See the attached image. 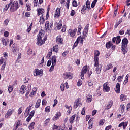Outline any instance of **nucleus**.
<instances>
[{
  "label": "nucleus",
  "mask_w": 130,
  "mask_h": 130,
  "mask_svg": "<svg viewBox=\"0 0 130 130\" xmlns=\"http://www.w3.org/2000/svg\"><path fill=\"white\" fill-rule=\"evenodd\" d=\"M10 11L11 12H15L19 9V3L18 1L15 0H10Z\"/></svg>",
  "instance_id": "f257e3e1"
},
{
  "label": "nucleus",
  "mask_w": 130,
  "mask_h": 130,
  "mask_svg": "<svg viewBox=\"0 0 130 130\" xmlns=\"http://www.w3.org/2000/svg\"><path fill=\"white\" fill-rule=\"evenodd\" d=\"M44 37V34L40 31L37 35V44L38 45L41 46L45 42V38H44V40H42V38Z\"/></svg>",
  "instance_id": "f03ea898"
},
{
  "label": "nucleus",
  "mask_w": 130,
  "mask_h": 130,
  "mask_svg": "<svg viewBox=\"0 0 130 130\" xmlns=\"http://www.w3.org/2000/svg\"><path fill=\"white\" fill-rule=\"evenodd\" d=\"M51 60H52V63L49 70V72H52V71L54 70V67L55 66V64H56V56H52Z\"/></svg>",
  "instance_id": "7ed1b4c3"
},
{
  "label": "nucleus",
  "mask_w": 130,
  "mask_h": 130,
  "mask_svg": "<svg viewBox=\"0 0 130 130\" xmlns=\"http://www.w3.org/2000/svg\"><path fill=\"white\" fill-rule=\"evenodd\" d=\"M43 74V70L42 69L39 70L37 69L34 71V76L37 77V76H42Z\"/></svg>",
  "instance_id": "20e7f679"
},
{
  "label": "nucleus",
  "mask_w": 130,
  "mask_h": 130,
  "mask_svg": "<svg viewBox=\"0 0 130 130\" xmlns=\"http://www.w3.org/2000/svg\"><path fill=\"white\" fill-rule=\"evenodd\" d=\"M88 71V66H85L83 67L81 72V80H84V74H86Z\"/></svg>",
  "instance_id": "39448f33"
},
{
  "label": "nucleus",
  "mask_w": 130,
  "mask_h": 130,
  "mask_svg": "<svg viewBox=\"0 0 130 130\" xmlns=\"http://www.w3.org/2000/svg\"><path fill=\"white\" fill-rule=\"evenodd\" d=\"M78 106H79V107L82 106V103L81 102V99L80 98L77 99L75 101L74 105V108H77Z\"/></svg>",
  "instance_id": "423d86ee"
},
{
  "label": "nucleus",
  "mask_w": 130,
  "mask_h": 130,
  "mask_svg": "<svg viewBox=\"0 0 130 130\" xmlns=\"http://www.w3.org/2000/svg\"><path fill=\"white\" fill-rule=\"evenodd\" d=\"M19 48L17 47V45L15 44H14L12 45L11 47V51L13 52V53H18L19 52Z\"/></svg>",
  "instance_id": "0eeeda50"
},
{
  "label": "nucleus",
  "mask_w": 130,
  "mask_h": 130,
  "mask_svg": "<svg viewBox=\"0 0 130 130\" xmlns=\"http://www.w3.org/2000/svg\"><path fill=\"white\" fill-rule=\"evenodd\" d=\"M64 79H72L73 78V74L70 72H67L63 74Z\"/></svg>",
  "instance_id": "6e6552de"
},
{
  "label": "nucleus",
  "mask_w": 130,
  "mask_h": 130,
  "mask_svg": "<svg viewBox=\"0 0 130 130\" xmlns=\"http://www.w3.org/2000/svg\"><path fill=\"white\" fill-rule=\"evenodd\" d=\"M13 113H14V109H10L7 111L6 114H5V117L6 118H9V117H10V116H11Z\"/></svg>",
  "instance_id": "1a4fd4ad"
},
{
  "label": "nucleus",
  "mask_w": 130,
  "mask_h": 130,
  "mask_svg": "<svg viewBox=\"0 0 130 130\" xmlns=\"http://www.w3.org/2000/svg\"><path fill=\"white\" fill-rule=\"evenodd\" d=\"M60 16V8H57V9L55 11L54 13V17L55 18H59Z\"/></svg>",
  "instance_id": "9d476101"
},
{
  "label": "nucleus",
  "mask_w": 130,
  "mask_h": 130,
  "mask_svg": "<svg viewBox=\"0 0 130 130\" xmlns=\"http://www.w3.org/2000/svg\"><path fill=\"white\" fill-rule=\"evenodd\" d=\"M69 33L70 34L71 37H75L76 34L77 33V29H69Z\"/></svg>",
  "instance_id": "9b49d317"
},
{
  "label": "nucleus",
  "mask_w": 130,
  "mask_h": 130,
  "mask_svg": "<svg viewBox=\"0 0 130 130\" xmlns=\"http://www.w3.org/2000/svg\"><path fill=\"white\" fill-rule=\"evenodd\" d=\"M103 89L105 92H109L110 91V87L108 86L107 83H105L103 85Z\"/></svg>",
  "instance_id": "f8f14e48"
},
{
  "label": "nucleus",
  "mask_w": 130,
  "mask_h": 130,
  "mask_svg": "<svg viewBox=\"0 0 130 130\" xmlns=\"http://www.w3.org/2000/svg\"><path fill=\"white\" fill-rule=\"evenodd\" d=\"M62 41H63V39L61 38V36H58L56 37V42H57L58 44H62Z\"/></svg>",
  "instance_id": "ddd939ff"
},
{
  "label": "nucleus",
  "mask_w": 130,
  "mask_h": 130,
  "mask_svg": "<svg viewBox=\"0 0 130 130\" xmlns=\"http://www.w3.org/2000/svg\"><path fill=\"white\" fill-rule=\"evenodd\" d=\"M127 124H128V122H123L119 124V127H121V126H123V128L124 129H125L126 128V126H127Z\"/></svg>",
  "instance_id": "4468645a"
},
{
  "label": "nucleus",
  "mask_w": 130,
  "mask_h": 130,
  "mask_svg": "<svg viewBox=\"0 0 130 130\" xmlns=\"http://www.w3.org/2000/svg\"><path fill=\"white\" fill-rule=\"evenodd\" d=\"M113 104V102L112 101H110L108 104L107 105L106 107L105 108V110H108V109H110L111 107Z\"/></svg>",
  "instance_id": "2eb2a0df"
},
{
  "label": "nucleus",
  "mask_w": 130,
  "mask_h": 130,
  "mask_svg": "<svg viewBox=\"0 0 130 130\" xmlns=\"http://www.w3.org/2000/svg\"><path fill=\"white\" fill-rule=\"evenodd\" d=\"M113 68V66H112V64L109 63L108 65L105 66L104 71L105 72L106 71H108V70H111Z\"/></svg>",
  "instance_id": "dca6fc26"
},
{
  "label": "nucleus",
  "mask_w": 130,
  "mask_h": 130,
  "mask_svg": "<svg viewBox=\"0 0 130 130\" xmlns=\"http://www.w3.org/2000/svg\"><path fill=\"white\" fill-rule=\"evenodd\" d=\"M37 16H40V15H42L44 13V9L43 8H39L37 9Z\"/></svg>",
  "instance_id": "f3484780"
},
{
  "label": "nucleus",
  "mask_w": 130,
  "mask_h": 130,
  "mask_svg": "<svg viewBox=\"0 0 130 130\" xmlns=\"http://www.w3.org/2000/svg\"><path fill=\"white\" fill-rule=\"evenodd\" d=\"M122 52H123V54L127 53V45H122Z\"/></svg>",
  "instance_id": "a211bd4d"
},
{
  "label": "nucleus",
  "mask_w": 130,
  "mask_h": 130,
  "mask_svg": "<svg viewBox=\"0 0 130 130\" xmlns=\"http://www.w3.org/2000/svg\"><path fill=\"white\" fill-rule=\"evenodd\" d=\"M115 91L118 94L120 93V84L119 83H117L116 86V88H115Z\"/></svg>",
  "instance_id": "6ab92c4d"
},
{
  "label": "nucleus",
  "mask_w": 130,
  "mask_h": 130,
  "mask_svg": "<svg viewBox=\"0 0 130 130\" xmlns=\"http://www.w3.org/2000/svg\"><path fill=\"white\" fill-rule=\"evenodd\" d=\"M21 125H22V123L21 122V121H18L16 124L14 125V130L17 129V128H18L19 126H21Z\"/></svg>",
  "instance_id": "aec40b11"
},
{
  "label": "nucleus",
  "mask_w": 130,
  "mask_h": 130,
  "mask_svg": "<svg viewBox=\"0 0 130 130\" xmlns=\"http://www.w3.org/2000/svg\"><path fill=\"white\" fill-rule=\"evenodd\" d=\"M100 55V52H99V51L96 50L94 51V59H99V58L98 57Z\"/></svg>",
  "instance_id": "412c9836"
},
{
  "label": "nucleus",
  "mask_w": 130,
  "mask_h": 130,
  "mask_svg": "<svg viewBox=\"0 0 130 130\" xmlns=\"http://www.w3.org/2000/svg\"><path fill=\"white\" fill-rule=\"evenodd\" d=\"M128 44V40L127 38H125L122 40V45H127Z\"/></svg>",
  "instance_id": "4be33fe9"
},
{
  "label": "nucleus",
  "mask_w": 130,
  "mask_h": 130,
  "mask_svg": "<svg viewBox=\"0 0 130 130\" xmlns=\"http://www.w3.org/2000/svg\"><path fill=\"white\" fill-rule=\"evenodd\" d=\"M32 6V4L31 3H27L26 5V7L27 8V11L29 12V11H31L32 8L31 7Z\"/></svg>",
  "instance_id": "5701e85b"
},
{
  "label": "nucleus",
  "mask_w": 130,
  "mask_h": 130,
  "mask_svg": "<svg viewBox=\"0 0 130 130\" xmlns=\"http://www.w3.org/2000/svg\"><path fill=\"white\" fill-rule=\"evenodd\" d=\"M2 42H3V45H5V46H6V45H8V44H9V39H3Z\"/></svg>",
  "instance_id": "b1692460"
},
{
  "label": "nucleus",
  "mask_w": 130,
  "mask_h": 130,
  "mask_svg": "<svg viewBox=\"0 0 130 130\" xmlns=\"http://www.w3.org/2000/svg\"><path fill=\"white\" fill-rule=\"evenodd\" d=\"M25 90H26V86H25V85H22L20 89L21 94H24L25 93Z\"/></svg>",
  "instance_id": "393cba45"
},
{
  "label": "nucleus",
  "mask_w": 130,
  "mask_h": 130,
  "mask_svg": "<svg viewBox=\"0 0 130 130\" xmlns=\"http://www.w3.org/2000/svg\"><path fill=\"white\" fill-rule=\"evenodd\" d=\"M112 46V43H111V41H109L106 44V47L107 48V49H109L110 47Z\"/></svg>",
  "instance_id": "a878e982"
},
{
  "label": "nucleus",
  "mask_w": 130,
  "mask_h": 130,
  "mask_svg": "<svg viewBox=\"0 0 130 130\" xmlns=\"http://www.w3.org/2000/svg\"><path fill=\"white\" fill-rule=\"evenodd\" d=\"M4 63V64H7V63H6V59L1 57L0 58V66L3 64Z\"/></svg>",
  "instance_id": "bb28decb"
},
{
  "label": "nucleus",
  "mask_w": 130,
  "mask_h": 130,
  "mask_svg": "<svg viewBox=\"0 0 130 130\" xmlns=\"http://www.w3.org/2000/svg\"><path fill=\"white\" fill-rule=\"evenodd\" d=\"M41 102V100L40 99H39L37 100V103L36 104V106H35L36 108H38V107H39V106H40Z\"/></svg>",
  "instance_id": "cd10ccee"
},
{
  "label": "nucleus",
  "mask_w": 130,
  "mask_h": 130,
  "mask_svg": "<svg viewBox=\"0 0 130 130\" xmlns=\"http://www.w3.org/2000/svg\"><path fill=\"white\" fill-rule=\"evenodd\" d=\"M65 107L66 108H67V109H69L67 111V112L69 114H70L71 113V111H72V107L71 106H68V105H65Z\"/></svg>",
  "instance_id": "c85d7f7f"
},
{
  "label": "nucleus",
  "mask_w": 130,
  "mask_h": 130,
  "mask_svg": "<svg viewBox=\"0 0 130 130\" xmlns=\"http://www.w3.org/2000/svg\"><path fill=\"white\" fill-rule=\"evenodd\" d=\"M36 91H37V88H36V87H34L32 89V91L31 92V93H30V97H32V96L35 95V94H36Z\"/></svg>",
  "instance_id": "c756f323"
},
{
  "label": "nucleus",
  "mask_w": 130,
  "mask_h": 130,
  "mask_svg": "<svg viewBox=\"0 0 130 130\" xmlns=\"http://www.w3.org/2000/svg\"><path fill=\"white\" fill-rule=\"evenodd\" d=\"M75 118H76V115H73L70 118V123H74V120H75Z\"/></svg>",
  "instance_id": "7c9ffc66"
},
{
  "label": "nucleus",
  "mask_w": 130,
  "mask_h": 130,
  "mask_svg": "<svg viewBox=\"0 0 130 130\" xmlns=\"http://www.w3.org/2000/svg\"><path fill=\"white\" fill-rule=\"evenodd\" d=\"M92 100H93V96H92V95H89L87 96L86 99L87 102L90 103L91 102V101H92Z\"/></svg>",
  "instance_id": "2f4dec72"
},
{
  "label": "nucleus",
  "mask_w": 130,
  "mask_h": 130,
  "mask_svg": "<svg viewBox=\"0 0 130 130\" xmlns=\"http://www.w3.org/2000/svg\"><path fill=\"white\" fill-rule=\"evenodd\" d=\"M83 39L81 37H78L76 41L78 43L79 42L80 43H81V44H83Z\"/></svg>",
  "instance_id": "473e14b6"
},
{
  "label": "nucleus",
  "mask_w": 130,
  "mask_h": 130,
  "mask_svg": "<svg viewBox=\"0 0 130 130\" xmlns=\"http://www.w3.org/2000/svg\"><path fill=\"white\" fill-rule=\"evenodd\" d=\"M53 50L55 52H56L57 53V52L58 51V45H55L53 47Z\"/></svg>",
  "instance_id": "72a5a7b5"
},
{
  "label": "nucleus",
  "mask_w": 130,
  "mask_h": 130,
  "mask_svg": "<svg viewBox=\"0 0 130 130\" xmlns=\"http://www.w3.org/2000/svg\"><path fill=\"white\" fill-rule=\"evenodd\" d=\"M49 121H50V118L46 119L44 121V125L45 126L48 125V123H49Z\"/></svg>",
  "instance_id": "f704fd0d"
},
{
  "label": "nucleus",
  "mask_w": 130,
  "mask_h": 130,
  "mask_svg": "<svg viewBox=\"0 0 130 130\" xmlns=\"http://www.w3.org/2000/svg\"><path fill=\"white\" fill-rule=\"evenodd\" d=\"M120 99L121 101H124L125 99H126V96H125V95L124 94H121L120 95Z\"/></svg>",
  "instance_id": "c9c22d12"
},
{
  "label": "nucleus",
  "mask_w": 130,
  "mask_h": 130,
  "mask_svg": "<svg viewBox=\"0 0 130 130\" xmlns=\"http://www.w3.org/2000/svg\"><path fill=\"white\" fill-rule=\"evenodd\" d=\"M35 125V122H32V123H31V124H30L29 126V128L30 130L33 129V128H34V125Z\"/></svg>",
  "instance_id": "e433bc0d"
},
{
  "label": "nucleus",
  "mask_w": 130,
  "mask_h": 130,
  "mask_svg": "<svg viewBox=\"0 0 130 130\" xmlns=\"http://www.w3.org/2000/svg\"><path fill=\"white\" fill-rule=\"evenodd\" d=\"M84 32L85 33H86V34H87L88 33V31H89V24H87L84 28Z\"/></svg>",
  "instance_id": "4c0bfd02"
},
{
  "label": "nucleus",
  "mask_w": 130,
  "mask_h": 130,
  "mask_svg": "<svg viewBox=\"0 0 130 130\" xmlns=\"http://www.w3.org/2000/svg\"><path fill=\"white\" fill-rule=\"evenodd\" d=\"M10 7H11V4H10V3L7 5H6L5 7L4 8V12H6V11H8Z\"/></svg>",
  "instance_id": "58836bf2"
},
{
  "label": "nucleus",
  "mask_w": 130,
  "mask_h": 130,
  "mask_svg": "<svg viewBox=\"0 0 130 130\" xmlns=\"http://www.w3.org/2000/svg\"><path fill=\"white\" fill-rule=\"evenodd\" d=\"M120 41H121V40L120 39V36H117L116 43L117 44H119V43H120Z\"/></svg>",
  "instance_id": "ea45409f"
},
{
  "label": "nucleus",
  "mask_w": 130,
  "mask_h": 130,
  "mask_svg": "<svg viewBox=\"0 0 130 130\" xmlns=\"http://www.w3.org/2000/svg\"><path fill=\"white\" fill-rule=\"evenodd\" d=\"M45 20L43 18V15L41 16V19L40 20V24H44Z\"/></svg>",
  "instance_id": "a19ab883"
},
{
  "label": "nucleus",
  "mask_w": 130,
  "mask_h": 130,
  "mask_svg": "<svg viewBox=\"0 0 130 130\" xmlns=\"http://www.w3.org/2000/svg\"><path fill=\"white\" fill-rule=\"evenodd\" d=\"M14 90V87H13V86L12 85H9L8 86V91L9 93L12 92V91Z\"/></svg>",
  "instance_id": "79ce46f5"
},
{
  "label": "nucleus",
  "mask_w": 130,
  "mask_h": 130,
  "mask_svg": "<svg viewBox=\"0 0 130 130\" xmlns=\"http://www.w3.org/2000/svg\"><path fill=\"white\" fill-rule=\"evenodd\" d=\"M98 2V0H94L91 4V8H94L96 5V3Z\"/></svg>",
  "instance_id": "37998d69"
},
{
  "label": "nucleus",
  "mask_w": 130,
  "mask_h": 130,
  "mask_svg": "<svg viewBox=\"0 0 130 130\" xmlns=\"http://www.w3.org/2000/svg\"><path fill=\"white\" fill-rule=\"evenodd\" d=\"M10 22V19H7L4 21V25L5 26H8V24H9V22Z\"/></svg>",
  "instance_id": "c03bdc74"
},
{
  "label": "nucleus",
  "mask_w": 130,
  "mask_h": 130,
  "mask_svg": "<svg viewBox=\"0 0 130 130\" xmlns=\"http://www.w3.org/2000/svg\"><path fill=\"white\" fill-rule=\"evenodd\" d=\"M98 60H99V59H94V67H98L99 66V62L98 61Z\"/></svg>",
  "instance_id": "a18cd8bd"
},
{
  "label": "nucleus",
  "mask_w": 130,
  "mask_h": 130,
  "mask_svg": "<svg viewBox=\"0 0 130 130\" xmlns=\"http://www.w3.org/2000/svg\"><path fill=\"white\" fill-rule=\"evenodd\" d=\"M45 27L46 29H48L49 28V21H46L45 24Z\"/></svg>",
  "instance_id": "49530a36"
},
{
  "label": "nucleus",
  "mask_w": 130,
  "mask_h": 130,
  "mask_svg": "<svg viewBox=\"0 0 130 130\" xmlns=\"http://www.w3.org/2000/svg\"><path fill=\"white\" fill-rule=\"evenodd\" d=\"M72 5L73 7H77L78 6V3H77V1L76 0H74L72 2Z\"/></svg>",
  "instance_id": "de8ad7c7"
},
{
  "label": "nucleus",
  "mask_w": 130,
  "mask_h": 130,
  "mask_svg": "<svg viewBox=\"0 0 130 130\" xmlns=\"http://www.w3.org/2000/svg\"><path fill=\"white\" fill-rule=\"evenodd\" d=\"M93 84H94V83L93 82V81H92L91 80H89L88 82V85L89 87H91V86H93Z\"/></svg>",
  "instance_id": "09e8293b"
},
{
  "label": "nucleus",
  "mask_w": 130,
  "mask_h": 130,
  "mask_svg": "<svg viewBox=\"0 0 130 130\" xmlns=\"http://www.w3.org/2000/svg\"><path fill=\"white\" fill-rule=\"evenodd\" d=\"M95 71L96 72V74H100L101 72V69L100 68H98L97 67L96 69H95Z\"/></svg>",
  "instance_id": "8fccbe9b"
},
{
  "label": "nucleus",
  "mask_w": 130,
  "mask_h": 130,
  "mask_svg": "<svg viewBox=\"0 0 130 130\" xmlns=\"http://www.w3.org/2000/svg\"><path fill=\"white\" fill-rule=\"evenodd\" d=\"M45 111L46 112H50V107L49 106L45 108Z\"/></svg>",
  "instance_id": "3c124183"
},
{
  "label": "nucleus",
  "mask_w": 130,
  "mask_h": 130,
  "mask_svg": "<svg viewBox=\"0 0 130 130\" xmlns=\"http://www.w3.org/2000/svg\"><path fill=\"white\" fill-rule=\"evenodd\" d=\"M34 113H35V111H34V110H33V111H32L30 113V114H29V116H30V117H33V116H34Z\"/></svg>",
  "instance_id": "603ef678"
},
{
  "label": "nucleus",
  "mask_w": 130,
  "mask_h": 130,
  "mask_svg": "<svg viewBox=\"0 0 130 130\" xmlns=\"http://www.w3.org/2000/svg\"><path fill=\"white\" fill-rule=\"evenodd\" d=\"M85 112H86V108L84 107L81 111V114H82V115H85Z\"/></svg>",
  "instance_id": "864d4df0"
},
{
  "label": "nucleus",
  "mask_w": 130,
  "mask_h": 130,
  "mask_svg": "<svg viewBox=\"0 0 130 130\" xmlns=\"http://www.w3.org/2000/svg\"><path fill=\"white\" fill-rule=\"evenodd\" d=\"M70 2H71V0H67V1L66 2L67 9H69V8H70Z\"/></svg>",
  "instance_id": "5fc2aeb1"
},
{
  "label": "nucleus",
  "mask_w": 130,
  "mask_h": 130,
  "mask_svg": "<svg viewBox=\"0 0 130 130\" xmlns=\"http://www.w3.org/2000/svg\"><path fill=\"white\" fill-rule=\"evenodd\" d=\"M75 14H76V12H75V10H72L70 13L71 16L73 17V16H75Z\"/></svg>",
  "instance_id": "6e6d98bb"
},
{
  "label": "nucleus",
  "mask_w": 130,
  "mask_h": 130,
  "mask_svg": "<svg viewBox=\"0 0 130 130\" xmlns=\"http://www.w3.org/2000/svg\"><path fill=\"white\" fill-rule=\"evenodd\" d=\"M27 52H28V55H31V54H32V53L33 52V51L32 50V49H28Z\"/></svg>",
  "instance_id": "4d7b16f0"
},
{
  "label": "nucleus",
  "mask_w": 130,
  "mask_h": 130,
  "mask_svg": "<svg viewBox=\"0 0 130 130\" xmlns=\"http://www.w3.org/2000/svg\"><path fill=\"white\" fill-rule=\"evenodd\" d=\"M52 55V52H50L48 53V54L47 55V58H49L50 56Z\"/></svg>",
  "instance_id": "13d9d810"
},
{
  "label": "nucleus",
  "mask_w": 130,
  "mask_h": 130,
  "mask_svg": "<svg viewBox=\"0 0 130 130\" xmlns=\"http://www.w3.org/2000/svg\"><path fill=\"white\" fill-rule=\"evenodd\" d=\"M66 30H67V26H66V25H63L61 29L62 32H66Z\"/></svg>",
  "instance_id": "bf43d9fd"
},
{
  "label": "nucleus",
  "mask_w": 130,
  "mask_h": 130,
  "mask_svg": "<svg viewBox=\"0 0 130 130\" xmlns=\"http://www.w3.org/2000/svg\"><path fill=\"white\" fill-rule=\"evenodd\" d=\"M51 63H52V62H51V60H49L47 63V67H50V66H51Z\"/></svg>",
  "instance_id": "052dcab7"
},
{
  "label": "nucleus",
  "mask_w": 130,
  "mask_h": 130,
  "mask_svg": "<svg viewBox=\"0 0 130 130\" xmlns=\"http://www.w3.org/2000/svg\"><path fill=\"white\" fill-rule=\"evenodd\" d=\"M60 88H61V91H64V84H61Z\"/></svg>",
  "instance_id": "680f3d73"
},
{
  "label": "nucleus",
  "mask_w": 130,
  "mask_h": 130,
  "mask_svg": "<svg viewBox=\"0 0 130 130\" xmlns=\"http://www.w3.org/2000/svg\"><path fill=\"white\" fill-rule=\"evenodd\" d=\"M80 59H77V60H75V63L77 64V66H79L80 64Z\"/></svg>",
  "instance_id": "e2e57ef3"
},
{
  "label": "nucleus",
  "mask_w": 130,
  "mask_h": 130,
  "mask_svg": "<svg viewBox=\"0 0 130 130\" xmlns=\"http://www.w3.org/2000/svg\"><path fill=\"white\" fill-rule=\"evenodd\" d=\"M118 82H121L122 81V77L121 76H119L117 78Z\"/></svg>",
  "instance_id": "0e129e2a"
},
{
  "label": "nucleus",
  "mask_w": 130,
  "mask_h": 130,
  "mask_svg": "<svg viewBox=\"0 0 130 130\" xmlns=\"http://www.w3.org/2000/svg\"><path fill=\"white\" fill-rule=\"evenodd\" d=\"M4 36H5V37H8V36H9V32H8V31H5V32H4Z\"/></svg>",
  "instance_id": "69168bd1"
},
{
  "label": "nucleus",
  "mask_w": 130,
  "mask_h": 130,
  "mask_svg": "<svg viewBox=\"0 0 130 130\" xmlns=\"http://www.w3.org/2000/svg\"><path fill=\"white\" fill-rule=\"evenodd\" d=\"M111 125L108 126L106 127L105 130H110L111 128Z\"/></svg>",
  "instance_id": "338daca9"
},
{
  "label": "nucleus",
  "mask_w": 130,
  "mask_h": 130,
  "mask_svg": "<svg viewBox=\"0 0 130 130\" xmlns=\"http://www.w3.org/2000/svg\"><path fill=\"white\" fill-rule=\"evenodd\" d=\"M127 110L128 111L130 110V103L128 104L127 105Z\"/></svg>",
  "instance_id": "774afa93"
}]
</instances>
